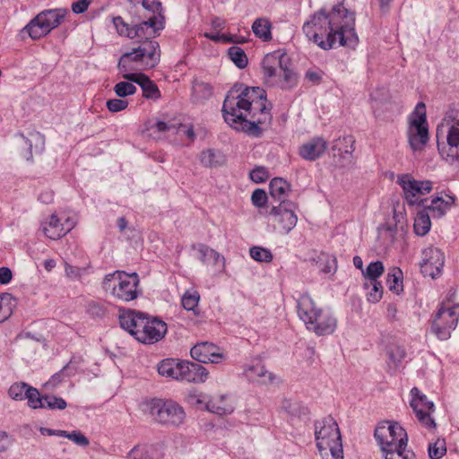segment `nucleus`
I'll return each mask as SVG.
<instances>
[{
    "label": "nucleus",
    "mask_w": 459,
    "mask_h": 459,
    "mask_svg": "<svg viewBox=\"0 0 459 459\" xmlns=\"http://www.w3.org/2000/svg\"><path fill=\"white\" fill-rule=\"evenodd\" d=\"M266 103L264 89L236 83L228 91L221 111L225 122L232 128L259 137L262 126L269 125L272 120Z\"/></svg>",
    "instance_id": "obj_1"
},
{
    "label": "nucleus",
    "mask_w": 459,
    "mask_h": 459,
    "mask_svg": "<svg viewBox=\"0 0 459 459\" xmlns=\"http://www.w3.org/2000/svg\"><path fill=\"white\" fill-rule=\"evenodd\" d=\"M303 32L320 48L328 50L336 46L355 48L359 37L355 31V16L338 4L329 13L321 9L303 24Z\"/></svg>",
    "instance_id": "obj_2"
},
{
    "label": "nucleus",
    "mask_w": 459,
    "mask_h": 459,
    "mask_svg": "<svg viewBox=\"0 0 459 459\" xmlns=\"http://www.w3.org/2000/svg\"><path fill=\"white\" fill-rule=\"evenodd\" d=\"M297 311L307 329L317 336L330 335L337 327V319L333 315L318 307L307 293L297 300Z\"/></svg>",
    "instance_id": "obj_3"
},
{
    "label": "nucleus",
    "mask_w": 459,
    "mask_h": 459,
    "mask_svg": "<svg viewBox=\"0 0 459 459\" xmlns=\"http://www.w3.org/2000/svg\"><path fill=\"white\" fill-rule=\"evenodd\" d=\"M437 142L444 159L452 165H459V109L446 112L437 127Z\"/></svg>",
    "instance_id": "obj_4"
},
{
    "label": "nucleus",
    "mask_w": 459,
    "mask_h": 459,
    "mask_svg": "<svg viewBox=\"0 0 459 459\" xmlns=\"http://www.w3.org/2000/svg\"><path fill=\"white\" fill-rule=\"evenodd\" d=\"M286 54L275 51L264 56L262 60V71L265 82L271 86H279L282 90L292 89L298 82L297 74L288 67Z\"/></svg>",
    "instance_id": "obj_5"
},
{
    "label": "nucleus",
    "mask_w": 459,
    "mask_h": 459,
    "mask_svg": "<svg viewBox=\"0 0 459 459\" xmlns=\"http://www.w3.org/2000/svg\"><path fill=\"white\" fill-rule=\"evenodd\" d=\"M315 437L316 447L324 459H343L341 432L333 417L315 422Z\"/></svg>",
    "instance_id": "obj_6"
},
{
    "label": "nucleus",
    "mask_w": 459,
    "mask_h": 459,
    "mask_svg": "<svg viewBox=\"0 0 459 459\" xmlns=\"http://www.w3.org/2000/svg\"><path fill=\"white\" fill-rule=\"evenodd\" d=\"M160 60V48L156 40L138 41L131 51L123 54L118 69L125 74L132 70H147L155 67Z\"/></svg>",
    "instance_id": "obj_7"
},
{
    "label": "nucleus",
    "mask_w": 459,
    "mask_h": 459,
    "mask_svg": "<svg viewBox=\"0 0 459 459\" xmlns=\"http://www.w3.org/2000/svg\"><path fill=\"white\" fill-rule=\"evenodd\" d=\"M139 283L140 279L136 273H126L124 271H116L105 276L102 287L114 299L129 302L136 299L141 294Z\"/></svg>",
    "instance_id": "obj_8"
},
{
    "label": "nucleus",
    "mask_w": 459,
    "mask_h": 459,
    "mask_svg": "<svg viewBox=\"0 0 459 459\" xmlns=\"http://www.w3.org/2000/svg\"><path fill=\"white\" fill-rule=\"evenodd\" d=\"M143 411L161 425L177 427L186 419L183 407L170 399L152 398L143 403Z\"/></svg>",
    "instance_id": "obj_9"
},
{
    "label": "nucleus",
    "mask_w": 459,
    "mask_h": 459,
    "mask_svg": "<svg viewBox=\"0 0 459 459\" xmlns=\"http://www.w3.org/2000/svg\"><path fill=\"white\" fill-rule=\"evenodd\" d=\"M66 14L65 9H49L39 13L25 27L32 39H39L58 27Z\"/></svg>",
    "instance_id": "obj_10"
},
{
    "label": "nucleus",
    "mask_w": 459,
    "mask_h": 459,
    "mask_svg": "<svg viewBox=\"0 0 459 459\" xmlns=\"http://www.w3.org/2000/svg\"><path fill=\"white\" fill-rule=\"evenodd\" d=\"M374 437L381 450L407 446V433L397 422L383 421L379 423L375 429Z\"/></svg>",
    "instance_id": "obj_11"
},
{
    "label": "nucleus",
    "mask_w": 459,
    "mask_h": 459,
    "mask_svg": "<svg viewBox=\"0 0 459 459\" xmlns=\"http://www.w3.org/2000/svg\"><path fill=\"white\" fill-rule=\"evenodd\" d=\"M458 320L459 304L448 307L443 302L434 317L432 332L438 339L447 340L457 326Z\"/></svg>",
    "instance_id": "obj_12"
},
{
    "label": "nucleus",
    "mask_w": 459,
    "mask_h": 459,
    "mask_svg": "<svg viewBox=\"0 0 459 459\" xmlns=\"http://www.w3.org/2000/svg\"><path fill=\"white\" fill-rule=\"evenodd\" d=\"M403 191V196L408 204L424 205L426 200H420L421 195L429 194L433 188V182L430 180H416L409 174H403L397 179Z\"/></svg>",
    "instance_id": "obj_13"
},
{
    "label": "nucleus",
    "mask_w": 459,
    "mask_h": 459,
    "mask_svg": "<svg viewBox=\"0 0 459 459\" xmlns=\"http://www.w3.org/2000/svg\"><path fill=\"white\" fill-rule=\"evenodd\" d=\"M412 116L408 129V138L411 147L417 150L429 141L425 105L418 103Z\"/></svg>",
    "instance_id": "obj_14"
},
{
    "label": "nucleus",
    "mask_w": 459,
    "mask_h": 459,
    "mask_svg": "<svg viewBox=\"0 0 459 459\" xmlns=\"http://www.w3.org/2000/svg\"><path fill=\"white\" fill-rule=\"evenodd\" d=\"M411 407L412 408L417 420L425 428L434 429L436 423L431 414L435 411L433 402L429 401L427 396L417 387L411 390Z\"/></svg>",
    "instance_id": "obj_15"
},
{
    "label": "nucleus",
    "mask_w": 459,
    "mask_h": 459,
    "mask_svg": "<svg viewBox=\"0 0 459 459\" xmlns=\"http://www.w3.org/2000/svg\"><path fill=\"white\" fill-rule=\"evenodd\" d=\"M294 204H279L273 206L269 216L275 230L282 234H288L296 226L298 217L294 212Z\"/></svg>",
    "instance_id": "obj_16"
},
{
    "label": "nucleus",
    "mask_w": 459,
    "mask_h": 459,
    "mask_svg": "<svg viewBox=\"0 0 459 459\" xmlns=\"http://www.w3.org/2000/svg\"><path fill=\"white\" fill-rule=\"evenodd\" d=\"M444 264L445 255L439 248L431 246L422 250L420 266L424 276H429L432 279L438 277Z\"/></svg>",
    "instance_id": "obj_17"
},
{
    "label": "nucleus",
    "mask_w": 459,
    "mask_h": 459,
    "mask_svg": "<svg viewBox=\"0 0 459 459\" xmlns=\"http://www.w3.org/2000/svg\"><path fill=\"white\" fill-rule=\"evenodd\" d=\"M164 29V17L151 15L146 20L133 25L132 39L154 40L159 32Z\"/></svg>",
    "instance_id": "obj_18"
},
{
    "label": "nucleus",
    "mask_w": 459,
    "mask_h": 459,
    "mask_svg": "<svg viewBox=\"0 0 459 459\" xmlns=\"http://www.w3.org/2000/svg\"><path fill=\"white\" fill-rule=\"evenodd\" d=\"M143 329L136 332V340L142 343L152 344L161 340L167 333V325L160 319H150L146 316Z\"/></svg>",
    "instance_id": "obj_19"
},
{
    "label": "nucleus",
    "mask_w": 459,
    "mask_h": 459,
    "mask_svg": "<svg viewBox=\"0 0 459 459\" xmlns=\"http://www.w3.org/2000/svg\"><path fill=\"white\" fill-rule=\"evenodd\" d=\"M191 357L201 363H219L224 355L212 342H204L195 344L190 351Z\"/></svg>",
    "instance_id": "obj_20"
},
{
    "label": "nucleus",
    "mask_w": 459,
    "mask_h": 459,
    "mask_svg": "<svg viewBox=\"0 0 459 459\" xmlns=\"http://www.w3.org/2000/svg\"><path fill=\"white\" fill-rule=\"evenodd\" d=\"M209 372L201 364L182 360L179 381L201 384L208 379Z\"/></svg>",
    "instance_id": "obj_21"
},
{
    "label": "nucleus",
    "mask_w": 459,
    "mask_h": 459,
    "mask_svg": "<svg viewBox=\"0 0 459 459\" xmlns=\"http://www.w3.org/2000/svg\"><path fill=\"white\" fill-rule=\"evenodd\" d=\"M123 78L137 83L145 99L159 100L161 96L156 83L143 73H126L123 74Z\"/></svg>",
    "instance_id": "obj_22"
},
{
    "label": "nucleus",
    "mask_w": 459,
    "mask_h": 459,
    "mask_svg": "<svg viewBox=\"0 0 459 459\" xmlns=\"http://www.w3.org/2000/svg\"><path fill=\"white\" fill-rule=\"evenodd\" d=\"M146 316L142 312L135 310L123 311L119 316V323L123 329L127 331L136 339V332L143 329Z\"/></svg>",
    "instance_id": "obj_23"
},
{
    "label": "nucleus",
    "mask_w": 459,
    "mask_h": 459,
    "mask_svg": "<svg viewBox=\"0 0 459 459\" xmlns=\"http://www.w3.org/2000/svg\"><path fill=\"white\" fill-rule=\"evenodd\" d=\"M24 140L26 151L23 153V157L30 161L33 159L34 153H40L44 150L45 137L42 134L38 131H30L27 136L23 134H20Z\"/></svg>",
    "instance_id": "obj_24"
},
{
    "label": "nucleus",
    "mask_w": 459,
    "mask_h": 459,
    "mask_svg": "<svg viewBox=\"0 0 459 459\" xmlns=\"http://www.w3.org/2000/svg\"><path fill=\"white\" fill-rule=\"evenodd\" d=\"M327 143L321 137H315L299 148V155L307 160H316L325 152Z\"/></svg>",
    "instance_id": "obj_25"
},
{
    "label": "nucleus",
    "mask_w": 459,
    "mask_h": 459,
    "mask_svg": "<svg viewBox=\"0 0 459 459\" xmlns=\"http://www.w3.org/2000/svg\"><path fill=\"white\" fill-rule=\"evenodd\" d=\"M206 409L219 415H227L233 412L235 406L228 395H217L206 402Z\"/></svg>",
    "instance_id": "obj_26"
},
{
    "label": "nucleus",
    "mask_w": 459,
    "mask_h": 459,
    "mask_svg": "<svg viewBox=\"0 0 459 459\" xmlns=\"http://www.w3.org/2000/svg\"><path fill=\"white\" fill-rule=\"evenodd\" d=\"M270 195L272 198L279 202V204H292L287 201V196L290 194L291 187L290 185L281 178H274L271 180L269 185Z\"/></svg>",
    "instance_id": "obj_27"
},
{
    "label": "nucleus",
    "mask_w": 459,
    "mask_h": 459,
    "mask_svg": "<svg viewBox=\"0 0 459 459\" xmlns=\"http://www.w3.org/2000/svg\"><path fill=\"white\" fill-rule=\"evenodd\" d=\"M43 234L53 240L65 236L64 227L56 214L53 213L41 223Z\"/></svg>",
    "instance_id": "obj_28"
},
{
    "label": "nucleus",
    "mask_w": 459,
    "mask_h": 459,
    "mask_svg": "<svg viewBox=\"0 0 459 459\" xmlns=\"http://www.w3.org/2000/svg\"><path fill=\"white\" fill-rule=\"evenodd\" d=\"M182 359H165L157 365V370L161 377L179 381Z\"/></svg>",
    "instance_id": "obj_29"
},
{
    "label": "nucleus",
    "mask_w": 459,
    "mask_h": 459,
    "mask_svg": "<svg viewBox=\"0 0 459 459\" xmlns=\"http://www.w3.org/2000/svg\"><path fill=\"white\" fill-rule=\"evenodd\" d=\"M455 201L451 195H447L446 200L437 196L431 200L430 205L425 207L432 212L433 217L441 218L454 205Z\"/></svg>",
    "instance_id": "obj_30"
},
{
    "label": "nucleus",
    "mask_w": 459,
    "mask_h": 459,
    "mask_svg": "<svg viewBox=\"0 0 459 459\" xmlns=\"http://www.w3.org/2000/svg\"><path fill=\"white\" fill-rule=\"evenodd\" d=\"M200 163L206 168L219 167L224 164V154L215 149H207L200 153Z\"/></svg>",
    "instance_id": "obj_31"
},
{
    "label": "nucleus",
    "mask_w": 459,
    "mask_h": 459,
    "mask_svg": "<svg viewBox=\"0 0 459 459\" xmlns=\"http://www.w3.org/2000/svg\"><path fill=\"white\" fill-rule=\"evenodd\" d=\"M161 454L159 453L157 446H135L129 453V459H160Z\"/></svg>",
    "instance_id": "obj_32"
},
{
    "label": "nucleus",
    "mask_w": 459,
    "mask_h": 459,
    "mask_svg": "<svg viewBox=\"0 0 459 459\" xmlns=\"http://www.w3.org/2000/svg\"><path fill=\"white\" fill-rule=\"evenodd\" d=\"M247 377L252 381H257L262 385H266L273 382L274 376L273 373L268 372L261 364L249 367L246 370Z\"/></svg>",
    "instance_id": "obj_33"
},
{
    "label": "nucleus",
    "mask_w": 459,
    "mask_h": 459,
    "mask_svg": "<svg viewBox=\"0 0 459 459\" xmlns=\"http://www.w3.org/2000/svg\"><path fill=\"white\" fill-rule=\"evenodd\" d=\"M271 29V22L264 18L256 19L252 25L254 34L263 41H269L272 39Z\"/></svg>",
    "instance_id": "obj_34"
},
{
    "label": "nucleus",
    "mask_w": 459,
    "mask_h": 459,
    "mask_svg": "<svg viewBox=\"0 0 459 459\" xmlns=\"http://www.w3.org/2000/svg\"><path fill=\"white\" fill-rule=\"evenodd\" d=\"M386 284L389 290L399 294L403 290V272L398 267H393L387 273Z\"/></svg>",
    "instance_id": "obj_35"
},
{
    "label": "nucleus",
    "mask_w": 459,
    "mask_h": 459,
    "mask_svg": "<svg viewBox=\"0 0 459 459\" xmlns=\"http://www.w3.org/2000/svg\"><path fill=\"white\" fill-rule=\"evenodd\" d=\"M414 232L418 236H425L430 230L431 221L426 210L419 212L414 220Z\"/></svg>",
    "instance_id": "obj_36"
},
{
    "label": "nucleus",
    "mask_w": 459,
    "mask_h": 459,
    "mask_svg": "<svg viewBox=\"0 0 459 459\" xmlns=\"http://www.w3.org/2000/svg\"><path fill=\"white\" fill-rule=\"evenodd\" d=\"M385 267L381 261L371 262L366 268L362 270V275L366 281H375L384 273Z\"/></svg>",
    "instance_id": "obj_37"
},
{
    "label": "nucleus",
    "mask_w": 459,
    "mask_h": 459,
    "mask_svg": "<svg viewBox=\"0 0 459 459\" xmlns=\"http://www.w3.org/2000/svg\"><path fill=\"white\" fill-rule=\"evenodd\" d=\"M228 55L237 67L242 69L247 65V55L241 48L237 46L230 47L228 50Z\"/></svg>",
    "instance_id": "obj_38"
},
{
    "label": "nucleus",
    "mask_w": 459,
    "mask_h": 459,
    "mask_svg": "<svg viewBox=\"0 0 459 459\" xmlns=\"http://www.w3.org/2000/svg\"><path fill=\"white\" fill-rule=\"evenodd\" d=\"M25 399L28 400L29 407L32 409H42L44 408V395H41L39 390L35 387L29 386L25 393Z\"/></svg>",
    "instance_id": "obj_39"
},
{
    "label": "nucleus",
    "mask_w": 459,
    "mask_h": 459,
    "mask_svg": "<svg viewBox=\"0 0 459 459\" xmlns=\"http://www.w3.org/2000/svg\"><path fill=\"white\" fill-rule=\"evenodd\" d=\"M383 453L384 459H415V455L411 450L404 448L396 447L387 448L386 450H381Z\"/></svg>",
    "instance_id": "obj_40"
},
{
    "label": "nucleus",
    "mask_w": 459,
    "mask_h": 459,
    "mask_svg": "<svg viewBox=\"0 0 459 459\" xmlns=\"http://www.w3.org/2000/svg\"><path fill=\"white\" fill-rule=\"evenodd\" d=\"M364 287L366 289H370L367 293V299L369 302L377 303L382 299L383 287L380 281H365Z\"/></svg>",
    "instance_id": "obj_41"
},
{
    "label": "nucleus",
    "mask_w": 459,
    "mask_h": 459,
    "mask_svg": "<svg viewBox=\"0 0 459 459\" xmlns=\"http://www.w3.org/2000/svg\"><path fill=\"white\" fill-rule=\"evenodd\" d=\"M13 302L10 294L0 295V323L5 321L12 315Z\"/></svg>",
    "instance_id": "obj_42"
},
{
    "label": "nucleus",
    "mask_w": 459,
    "mask_h": 459,
    "mask_svg": "<svg viewBox=\"0 0 459 459\" xmlns=\"http://www.w3.org/2000/svg\"><path fill=\"white\" fill-rule=\"evenodd\" d=\"M355 140L352 135H346L335 141L333 149L338 150L341 153L351 154L354 152Z\"/></svg>",
    "instance_id": "obj_43"
},
{
    "label": "nucleus",
    "mask_w": 459,
    "mask_h": 459,
    "mask_svg": "<svg viewBox=\"0 0 459 459\" xmlns=\"http://www.w3.org/2000/svg\"><path fill=\"white\" fill-rule=\"evenodd\" d=\"M199 300L200 295L198 291L191 290L184 293L181 303L185 309L195 311V308L198 306Z\"/></svg>",
    "instance_id": "obj_44"
},
{
    "label": "nucleus",
    "mask_w": 459,
    "mask_h": 459,
    "mask_svg": "<svg viewBox=\"0 0 459 459\" xmlns=\"http://www.w3.org/2000/svg\"><path fill=\"white\" fill-rule=\"evenodd\" d=\"M133 82H130L128 80L127 82L123 81L117 82L114 86V91L116 95L119 98H125L127 96L134 95L136 92L137 88Z\"/></svg>",
    "instance_id": "obj_45"
},
{
    "label": "nucleus",
    "mask_w": 459,
    "mask_h": 459,
    "mask_svg": "<svg viewBox=\"0 0 459 459\" xmlns=\"http://www.w3.org/2000/svg\"><path fill=\"white\" fill-rule=\"evenodd\" d=\"M249 255L257 262L270 263L273 258L272 252L262 247H252L249 249Z\"/></svg>",
    "instance_id": "obj_46"
},
{
    "label": "nucleus",
    "mask_w": 459,
    "mask_h": 459,
    "mask_svg": "<svg viewBox=\"0 0 459 459\" xmlns=\"http://www.w3.org/2000/svg\"><path fill=\"white\" fill-rule=\"evenodd\" d=\"M30 385L24 382L13 383L8 389L9 396L15 401L25 399V393Z\"/></svg>",
    "instance_id": "obj_47"
},
{
    "label": "nucleus",
    "mask_w": 459,
    "mask_h": 459,
    "mask_svg": "<svg viewBox=\"0 0 459 459\" xmlns=\"http://www.w3.org/2000/svg\"><path fill=\"white\" fill-rule=\"evenodd\" d=\"M193 249L197 251L198 257L202 263H205L210 257H213L215 260H218L220 257V254L217 251L202 243L194 245Z\"/></svg>",
    "instance_id": "obj_48"
},
{
    "label": "nucleus",
    "mask_w": 459,
    "mask_h": 459,
    "mask_svg": "<svg viewBox=\"0 0 459 459\" xmlns=\"http://www.w3.org/2000/svg\"><path fill=\"white\" fill-rule=\"evenodd\" d=\"M43 405V409L64 410L66 408L67 403L62 397H57L56 395H44Z\"/></svg>",
    "instance_id": "obj_49"
},
{
    "label": "nucleus",
    "mask_w": 459,
    "mask_h": 459,
    "mask_svg": "<svg viewBox=\"0 0 459 459\" xmlns=\"http://www.w3.org/2000/svg\"><path fill=\"white\" fill-rule=\"evenodd\" d=\"M59 434H61L62 437L68 438L69 440L73 441L74 444L82 447H86L90 444L89 439L79 430H74L72 432L64 430Z\"/></svg>",
    "instance_id": "obj_50"
},
{
    "label": "nucleus",
    "mask_w": 459,
    "mask_h": 459,
    "mask_svg": "<svg viewBox=\"0 0 459 459\" xmlns=\"http://www.w3.org/2000/svg\"><path fill=\"white\" fill-rule=\"evenodd\" d=\"M387 355L390 362L394 364V367L396 368L399 363L405 357V351L402 346L399 345H392L388 347Z\"/></svg>",
    "instance_id": "obj_51"
},
{
    "label": "nucleus",
    "mask_w": 459,
    "mask_h": 459,
    "mask_svg": "<svg viewBox=\"0 0 459 459\" xmlns=\"http://www.w3.org/2000/svg\"><path fill=\"white\" fill-rule=\"evenodd\" d=\"M114 26L120 36L132 39L133 26H130L121 16L113 18Z\"/></svg>",
    "instance_id": "obj_52"
},
{
    "label": "nucleus",
    "mask_w": 459,
    "mask_h": 459,
    "mask_svg": "<svg viewBox=\"0 0 459 459\" xmlns=\"http://www.w3.org/2000/svg\"><path fill=\"white\" fill-rule=\"evenodd\" d=\"M74 360L69 361L59 372L56 373L48 380V385L51 387H56L58 384L63 382L67 376L68 371L74 367Z\"/></svg>",
    "instance_id": "obj_53"
},
{
    "label": "nucleus",
    "mask_w": 459,
    "mask_h": 459,
    "mask_svg": "<svg viewBox=\"0 0 459 459\" xmlns=\"http://www.w3.org/2000/svg\"><path fill=\"white\" fill-rule=\"evenodd\" d=\"M141 4L143 9L152 13V15L162 16L161 3L158 0H141Z\"/></svg>",
    "instance_id": "obj_54"
},
{
    "label": "nucleus",
    "mask_w": 459,
    "mask_h": 459,
    "mask_svg": "<svg viewBox=\"0 0 459 459\" xmlns=\"http://www.w3.org/2000/svg\"><path fill=\"white\" fill-rule=\"evenodd\" d=\"M128 101L122 99H112L106 102V107L108 111L117 113L125 110L128 107Z\"/></svg>",
    "instance_id": "obj_55"
},
{
    "label": "nucleus",
    "mask_w": 459,
    "mask_h": 459,
    "mask_svg": "<svg viewBox=\"0 0 459 459\" xmlns=\"http://www.w3.org/2000/svg\"><path fill=\"white\" fill-rule=\"evenodd\" d=\"M267 200V195L263 189H255L251 195L252 204L259 208L265 206Z\"/></svg>",
    "instance_id": "obj_56"
},
{
    "label": "nucleus",
    "mask_w": 459,
    "mask_h": 459,
    "mask_svg": "<svg viewBox=\"0 0 459 459\" xmlns=\"http://www.w3.org/2000/svg\"><path fill=\"white\" fill-rule=\"evenodd\" d=\"M268 178V171L263 167H257L250 172V178L255 183H264Z\"/></svg>",
    "instance_id": "obj_57"
},
{
    "label": "nucleus",
    "mask_w": 459,
    "mask_h": 459,
    "mask_svg": "<svg viewBox=\"0 0 459 459\" xmlns=\"http://www.w3.org/2000/svg\"><path fill=\"white\" fill-rule=\"evenodd\" d=\"M446 452V448L437 443H433L429 446V455L431 459H440Z\"/></svg>",
    "instance_id": "obj_58"
},
{
    "label": "nucleus",
    "mask_w": 459,
    "mask_h": 459,
    "mask_svg": "<svg viewBox=\"0 0 459 459\" xmlns=\"http://www.w3.org/2000/svg\"><path fill=\"white\" fill-rule=\"evenodd\" d=\"M92 2L93 0H77L72 4L71 9L76 14L82 13Z\"/></svg>",
    "instance_id": "obj_59"
},
{
    "label": "nucleus",
    "mask_w": 459,
    "mask_h": 459,
    "mask_svg": "<svg viewBox=\"0 0 459 459\" xmlns=\"http://www.w3.org/2000/svg\"><path fill=\"white\" fill-rule=\"evenodd\" d=\"M65 274L67 277H69L73 280H77V279L81 278L83 270L81 268L73 266L69 264H65Z\"/></svg>",
    "instance_id": "obj_60"
},
{
    "label": "nucleus",
    "mask_w": 459,
    "mask_h": 459,
    "mask_svg": "<svg viewBox=\"0 0 459 459\" xmlns=\"http://www.w3.org/2000/svg\"><path fill=\"white\" fill-rule=\"evenodd\" d=\"M12 441V437L5 431H0V452L6 451Z\"/></svg>",
    "instance_id": "obj_61"
},
{
    "label": "nucleus",
    "mask_w": 459,
    "mask_h": 459,
    "mask_svg": "<svg viewBox=\"0 0 459 459\" xmlns=\"http://www.w3.org/2000/svg\"><path fill=\"white\" fill-rule=\"evenodd\" d=\"M13 277L12 271L8 267H0V283L7 284L11 281Z\"/></svg>",
    "instance_id": "obj_62"
},
{
    "label": "nucleus",
    "mask_w": 459,
    "mask_h": 459,
    "mask_svg": "<svg viewBox=\"0 0 459 459\" xmlns=\"http://www.w3.org/2000/svg\"><path fill=\"white\" fill-rule=\"evenodd\" d=\"M89 312L96 316H102L105 315V309L102 306L97 303H91L89 305Z\"/></svg>",
    "instance_id": "obj_63"
},
{
    "label": "nucleus",
    "mask_w": 459,
    "mask_h": 459,
    "mask_svg": "<svg viewBox=\"0 0 459 459\" xmlns=\"http://www.w3.org/2000/svg\"><path fill=\"white\" fill-rule=\"evenodd\" d=\"M62 224H63L64 231H65V235L74 229V227L76 224V221L74 219L68 217L65 220L64 222H62Z\"/></svg>",
    "instance_id": "obj_64"
}]
</instances>
